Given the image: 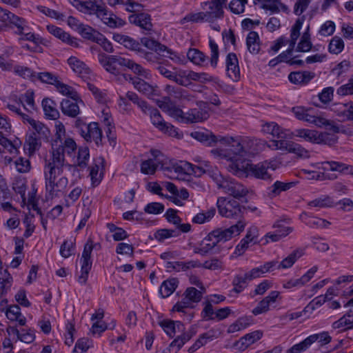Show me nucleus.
<instances>
[{
    "label": "nucleus",
    "instance_id": "obj_1",
    "mask_svg": "<svg viewBox=\"0 0 353 353\" xmlns=\"http://www.w3.org/2000/svg\"><path fill=\"white\" fill-rule=\"evenodd\" d=\"M219 141H227L229 148L225 150H212V152L230 161L228 170L238 177H243L248 161L245 160L240 139L222 138Z\"/></svg>",
    "mask_w": 353,
    "mask_h": 353
},
{
    "label": "nucleus",
    "instance_id": "obj_2",
    "mask_svg": "<svg viewBox=\"0 0 353 353\" xmlns=\"http://www.w3.org/2000/svg\"><path fill=\"white\" fill-rule=\"evenodd\" d=\"M77 148L75 141L70 137L64 139L61 144L52 143L50 156L45 159L44 171L62 173L65 163V152L72 154Z\"/></svg>",
    "mask_w": 353,
    "mask_h": 353
},
{
    "label": "nucleus",
    "instance_id": "obj_3",
    "mask_svg": "<svg viewBox=\"0 0 353 353\" xmlns=\"http://www.w3.org/2000/svg\"><path fill=\"white\" fill-rule=\"evenodd\" d=\"M31 130L27 136L25 145L30 154L41 147L42 142H48L50 137L49 128L39 121H31Z\"/></svg>",
    "mask_w": 353,
    "mask_h": 353
},
{
    "label": "nucleus",
    "instance_id": "obj_4",
    "mask_svg": "<svg viewBox=\"0 0 353 353\" xmlns=\"http://www.w3.org/2000/svg\"><path fill=\"white\" fill-rule=\"evenodd\" d=\"M214 181L219 189H222L225 193L234 198H241L248 193V190L241 183L228 176H224L220 172L212 173Z\"/></svg>",
    "mask_w": 353,
    "mask_h": 353
},
{
    "label": "nucleus",
    "instance_id": "obj_5",
    "mask_svg": "<svg viewBox=\"0 0 353 353\" xmlns=\"http://www.w3.org/2000/svg\"><path fill=\"white\" fill-rule=\"evenodd\" d=\"M61 174L53 172L52 170L50 172H44L46 197L48 199H52L54 197L59 196L60 194L66 188L68 180L65 176H61L57 180V176Z\"/></svg>",
    "mask_w": 353,
    "mask_h": 353
},
{
    "label": "nucleus",
    "instance_id": "obj_6",
    "mask_svg": "<svg viewBox=\"0 0 353 353\" xmlns=\"http://www.w3.org/2000/svg\"><path fill=\"white\" fill-rule=\"evenodd\" d=\"M217 208L219 213L222 216L244 220L243 218L245 207L241 206L234 199L228 201L225 199L220 198L217 201Z\"/></svg>",
    "mask_w": 353,
    "mask_h": 353
},
{
    "label": "nucleus",
    "instance_id": "obj_7",
    "mask_svg": "<svg viewBox=\"0 0 353 353\" xmlns=\"http://www.w3.org/2000/svg\"><path fill=\"white\" fill-rule=\"evenodd\" d=\"M94 248L93 241L88 240L85 244L82 252L81 263V274L78 277V281L81 284H85L88 278L89 272L92 268V261L91 254Z\"/></svg>",
    "mask_w": 353,
    "mask_h": 353
},
{
    "label": "nucleus",
    "instance_id": "obj_8",
    "mask_svg": "<svg viewBox=\"0 0 353 353\" xmlns=\"http://www.w3.org/2000/svg\"><path fill=\"white\" fill-rule=\"evenodd\" d=\"M270 169L272 171L275 170L274 163L273 162L264 161L253 165L248 161V167L243 177H246L248 174H251L257 179L272 180V174L269 172Z\"/></svg>",
    "mask_w": 353,
    "mask_h": 353
},
{
    "label": "nucleus",
    "instance_id": "obj_9",
    "mask_svg": "<svg viewBox=\"0 0 353 353\" xmlns=\"http://www.w3.org/2000/svg\"><path fill=\"white\" fill-rule=\"evenodd\" d=\"M292 112L294 114L296 118L309 123L314 124L318 127H323V117L315 113L313 108H305L303 106H296L292 108Z\"/></svg>",
    "mask_w": 353,
    "mask_h": 353
},
{
    "label": "nucleus",
    "instance_id": "obj_10",
    "mask_svg": "<svg viewBox=\"0 0 353 353\" xmlns=\"http://www.w3.org/2000/svg\"><path fill=\"white\" fill-rule=\"evenodd\" d=\"M98 61L106 71L113 74H117L119 73V67L124 66L126 59L120 56L99 53Z\"/></svg>",
    "mask_w": 353,
    "mask_h": 353
},
{
    "label": "nucleus",
    "instance_id": "obj_11",
    "mask_svg": "<svg viewBox=\"0 0 353 353\" xmlns=\"http://www.w3.org/2000/svg\"><path fill=\"white\" fill-rule=\"evenodd\" d=\"M227 0H211L201 4L203 10H206L208 22H214L217 19L223 17V7L226 6Z\"/></svg>",
    "mask_w": 353,
    "mask_h": 353
},
{
    "label": "nucleus",
    "instance_id": "obj_12",
    "mask_svg": "<svg viewBox=\"0 0 353 353\" xmlns=\"http://www.w3.org/2000/svg\"><path fill=\"white\" fill-rule=\"evenodd\" d=\"M199 108L190 109L185 113L184 123H199L208 119L210 114L208 110H205L207 107V103L200 101L196 103Z\"/></svg>",
    "mask_w": 353,
    "mask_h": 353
},
{
    "label": "nucleus",
    "instance_id": "obj_13",
    "mask_svg": "<svg viewBox=\"0 0 353 353\" xmlns=\"http://www.w3.org/2000/svg\"><path fill=\"white\" fill-rule=\"evenodd\" d=\"M341 121H353V102L334 103L330 107Z\"/></svg>",
    "mask_w": 353,
    "mask_h": 353
},
{
    "label": "nucleus",
    "instance_id": "obj_14",
    "mask_svg": "<svg viewBox=\"0 0 353 353\" xmlns=\"http://www.w3.org/2000/svg\"><path fill=\"white\" fill-rule=\"evenodd\" d=\"M225 63L228 77L234 81H239L240 79V68L236 54L234 52L228 53L226 56Z\"/></svg>",
    "mask_w": 353,
    "mask_h": 353
},
{
    "label": "nucleus",
    "instance_id": "obj_15",
    "mask_svg": "<svg viewBox=\"0 0 353 353\" xmlns=\"http://www.w3.org/2000/svg\"><path fill=\"white\" fill-rule=\"evenodd\" d=\"M262 336L263 332L261 330H255L242 336L234 343V347L238 350L243 352L249 346L260 340Z\"/></svg>",
    "mask_w": 353,
    "mask_h": 353
},
{
    "label": "nucleus",
    "instance_id": "obj_16",
    "mask_svg": "<svg viewBox=\"0 0 353 353\" xmlns=\"http://www.w3.org/2000/svg\"><path fill=\"white\" fill-rule=\"evenodd\" d=\"M47 30L50 33L61 39L63 42H65L72 47L78 48L79 46L80 40L76 37H72L63 29L54 25H49L47 26Z\"/></svg>",
    "mask_w": 353,
    "mask_h": 353
},
{
    "label": "nucleus",
    "instance_id": "obj_17",
    "mask_svg": "<svg viewBox=\"0 0 353 353\" xmlns=\"http://www.w3.org/2000/svg\"><path fill=\"white\" fill-rule=\"evenodd\" d=\"M246 223L245 220H238L236 224L231 225L228 228H217L223 240V243L230 240L234 236H238L243 231Z\"/></svg>",
    "mask_w": 353,
    "mask_h": 353
},
{
    "label": "nucleus",
    "instance_id": "obj_18",
    "mask_svg": "<svg viewBox=\"0 0 353 353\" xmlns=\"http://www.w3.org/2000/svg\"><path fill=\"white\" fill-rule=\"evenodd\" d=\"M82 137L87 142H91L93 140L97 145H102V131L99 128L98 123L91 122L88 124V128Z\"/></svg>",
    "mask_w": 353,
    "mask_h": 353
},
{
    "label": "nucleus",
    "instance_id": "obj_19",
    "mask_svg": "<svg viewBox=\"0 0 353 353\" xmlns=\"http://www.w3.org/2000/svg\"><path fill=\"white\" fill-rule=\"evenodd\" d=\"M279 296V292L272 291L268 296L263 298L254 307L252 312L256 316L267 312L270 310V305L276 302V299Z\"/></svg>",
    "mask_w": 353,
    "mask_h": 353
},
{
    "label": "nucleus",
    "instance_id": "obj_20",
    "mask_svg": "<svg viewBox=\"0 0 353 353\" xmlns=\"http://www.w3.org/2000/svg\"><path fill=\"white\" fill-rule=\"evenodd\" d=\"M318 270L317 266H313L299 279H292L283 284V288L290 289L294 287H302L309 282Z\"/></svg>",
    "mask_w": 353,
    "mask_h": 353
},
{
    "label": "nucleus",
    "instance_id": "obj_21",
    "mask_svg": "<svg viewBox=\"0 0 353 353\" xmlns=\"http://www.w3.org/2000/svg\"><path fill=\"white\" fill-rule=\"evenodd\" d=\"M128 77L129 78H126V79L128 80L139 92H142L149 97L156 94L155 88L143 79L139 77H134L131 75H128Z\"/></svg>",
    "mask_w": 353,
    "mask_h": 353
},
{
    "label": "nucleus",
    "instance_id": "obj_22",
    "mask_svg": "<svg viewBox=\"0 0 353 353\" xmlns=\"http://www.w3.org/2000/svg\"><path fill=\"white\" fill-rule=\"evenodd\" d=\"M79 103V100H73L72 99H64L61 103V110L63 114L76 117L80 112Z\"/></svg>",
    "mask_w": 353,
    "mask_h": 353
},
{
    "label": "nucleus",
    "instance_id": "obj_23",
    "mask_svg": "<svg viewBox=\"0 0 353 353\" xmlns=\"http://www.w3.org/2000/svg\"><path fill=\"white\" fill-rule=\"evenodd\" d=\"M129 21L145 30H151L152 28L151 17L147 13L131 14L129 16Z\"/></svg>",
    "mask_w": 353,
    "mask_h": 353
},
{
    "label": "nucleus",
    "instance_id": "obj_24",
    "mask_svg": "<svg viewBox=\"0 0 353 353\" xmlns=\"http://www.w3.org/2000/svg\"><path fill=\"white\" fill-rule=\"evenodd\" d=\"M262 131L276 138H290L288 130L283 129L274 122L266 123L262 125Z\"/></svg>",
    "mask_w": 353,
    "mask_h": 353
},
{
    "label": "nucleus",
    "instance_id": "obj_25",
    "mask_svg": "<svg viewBox=\"0 0 353 353\" xmlns=\"http://www.w3.org/2000/svg\"><path fill=\"white\" fill-rule=\"evenodd\" d=\"M314 76V72L309 71L292 72L288 75V79L294 84L302 85L307 84Z\"/></svg>",
    "mask_w": 353,
    "mask_h": 353
},
{
    "label": "nucleus",
    "instance_id": "obj_26",
    "mask_svg": "<svg viewBox=\"0 0 353 353\" xmlns=\"http://www.w3.org/2000/svg\"><path fill=\"white\" fill-rule=\"evenodd\" d=\"M159 325L170 337H173L177 332H183L185 330L184 325L181 322L170 319H164L160 321Z\"/></svg>",
    "mask_w": 353,
    "mask_h": 353
},
{
    "label": "nucleus",
    "instance_id": "obj_27",
    "mask_svg": "<svg viewBox=\"0 0 353 353\" xmlns=\"http://www.w3.org/2000/svg\"><path fill=\"white\" fill-rule=\"evenodd\" d=\"M67 62L71 69L81 78L86 77L90 73V70L85 63L75 57H70Z\"/></svg>",
    "mask_w": 353,
    "mask_h": 353
},
{
    "label": "nucleus",
    "instance_id": "obj_28",
    "mask_svg": "<svg viewBox=\"0 0 353 353\" xmlns=\"http://www.w3.org/2000/svg\"><path fill=\"white\" fill-rule=\"evenodd\" d=\"M192 170L188 172L189 175L194 174L196 176H201L203 174H207L213 181L212 173L215 171L220 172L216 167H213L208 162H205L203 166H198L191 163Z\"/></svg>",
    "mask_w": 353,
    "mask_h": 353
},
{
    "label": "nucleus",
    "instance_id": "obj_29",
    "mask_svg": "<svg viewBox=\"0 0 353 353\" xmlns=\"http://www.w3.org/2000/svg\"><path fill=\"white\" fill-rule=\"evenodd\" d=\"M6 317L11 321H18L20 325H25L26 319L21 312V308L18 305H10L5 311Z\"/></svg>",
    "mask_w": 353,
    "mask_h": 353
},
{
    "label": "nucleus",
    "instance_id": "obj_30",
    "mask_svg": "<svg viewBox=\"0 0 353 353\" xmlns=\"http://www.w3.org/2000/svg\"><path fill=\"white\" fill-rule=\"evenodd\" d=\"M191 137L208 146H213L219 141L214 134L209 132H192Z\"/></svg>",
    "mask_w": 353,
    "mask_h": 353
},
{
    "label": "nucleus",
    "instance_id": "obj_31",
    "mask_svg": "<svg viewBox=\"0 0 353 353\" xmlns=\"http://www.w3.org/2000/svg\"><path fill=\"white\" fill-rule=\"evenodd\" d=\"M246 46L248 51L252 54H257L260 52V38L256 32L251 31L246 37Z\"/></svg>",
    "mask_w": 353,
    "mask_h": 353
},
{
    "label": "nucleus",
    "instance_id": "obj_32",
    "mask_svg": "<svg viewBox=\"0 0 353 353\" xmlns=\"http://www.w3.org/2000/svg\"><path fill=\"white\" fill-rule=\"evenodd\" d=\"M300 218L307 226L313 228H326L330 225V223L325 219L309 216L307 212H303Z\"/></svg>",
    "mask_w": 353,
    "mask_h": 353
},
{
    "label": "nucleus",
    "instance_id": "obj_33",
    "mask_svg": "<svg viewBox=\"0 0 353 353\" xmlns=\"http://www.w3.org/2000/svg\"><path fill=\"white\" fill-rule=\"evenodd\" d=\"M179 281L176 278H172L164 281L159 288V294L162 298L168 297L178 286Z\"/></svg>",
    "mask_w": 353,
    "mask_h": 353
},
{
    "label": "nucleus",
    "instance_id": "obj_34",
    "mask_svg": "<svg viewBox=\"0 0 353 353\" xmlns=\"http://www.w3.org/2000/svg\"><path fill=\"white\" fill-rule=\"evenodd\" d=\"M56 104L50 99L46 98L42 101V107L46 117L50 119H57L59 117V112L55 107Z\"/></svg>",
    "mask_w": 353,
    "mask_h": 353
},
{
    "label": "nucleus",
    "instance_id": "obj_35",
    "mask_svg": "<svg viewBox=\"0 0 353 353\" xmlns=\"http://www.w3.org/2000/svg\"><path fill=\"white\" fill-rule=\"evenodd\" d=\"M240 141L242 148L244 150L243 153L246 161L248 157L257 153L256 140L250 139V137H243L240 138Z\"/></svg>",
    "mask_w": 353,
    "mask_h": 353
},
{
    "label": "nucleus",
    "instance_id": "obj_36",
    "mask_svg": "<svg viewBox=\"0 0 353 353\" xmlns=\"http://www.w3.org/2000/svg\"><path fill=\"white\" fill-rule=\"evenodd\" d=\"M304 254L303 250L298 249L293 251L289 256L276 265L277 269H286L291 268L294 263Z\"/></svg>",
    "mask_w": 353,
    "mask_h": 353
},
{
    "label": "nucleus",
    "instance_id": "obj_37",
    "mask_svg": "<svg viewBox=\"0 0 353 353\" xmlns=\"http://www.w3.org/2000/svg\"><path fill=\"white\" fill-rule=\"evenodd\" d=\"M90 152L88 148L86 146L79 147L74 166L80 170H84L88 166Z\"/></svg>",
    "mask_w": 353,
    "mask_h": 353
},
{
    "label": "nucleus",
    "instance_id": "obj_38",
    "mask_svg": "<svg viewBox=\"0 0 353 353\" xmlns=\"http://www.w3.org/2000/svg\"><path fill=\"white\" fill-rule=\"evenodd\" d=\"M12 277L7 270H0V297L6 295L10 289Z\"/></svg>",
    "mask_w": 353,
    "mask_h": 353
},
{
    "label": "nucleus",
    "instance_id": "obj_39",
    "mask_svg": "<svg viewBox=\"0 0 353 353\" xmlns=\"http://www.w3.org/2000/svg\"><path fill=\"white\" fill-rule=\"evenodd\" d=\"M54 86L62 94L65 95L73 100H79L81 104H83V101L80 98L79 94L71 86L65 84L60 81H58Z\"/></svg>",
    "mask_w": 353,
    "mask_h": 353
},
{
    "label": "nucleus",
    "instance_id": "obj_40",
    "mask_svg": "<svg viewBox=\"0 0 353 353\" xmlns=\"http://www.w3.org/2000/svg\"><path fill=\"white\" fill-rule=\"evenodd\" d=\"M78 32L83 39L92 42H96L99 40L98 38L101 37V34L92 27L84 24L80 26Z\"/></svg>",
    "mask_w": 353,
    "mask_h": 353
},
{
    "label": "nucleus",
    "instance_id": "obj_41",
    "mask_svg": "<svg viewBox=\"0 0 353 353\" xmlns=\"http://www.w3.org/2000/svg\"><path fill=\"white\" fill-rule=\"evenodd\" d=\"M294 135L302 138L306 141L316 144L319 132L310 129H296Z\"/></svg>",
    "mask_w": 353,
    "mask_h": 353
},
{
    "label": "nucleus",
    "instance_id": "obj_42",
    "mask_svg": "<svg viewBox=\"0 0 353 353\" xmlns=\"http://www.w3.org/2000/svg\"><path fill=\"white\" fill-rule=\"evenodd\" d=\"M124 66L130 69L134 74L145 79H150L151 76L149 70L143 68L141 65L135 63L131 59H126Z\"/></svg>",
    "mask_w": 353,
    "mask_h": 353
},
{
    "label": "nucleus",
    "instance_id": "obj_43",
    "mask_svg": "<svg viewBox=\"0 0 353 353\" xmlns=\"http://www.w3.org/2000/svg\"><path fill=\"white\" fill-rule=\"evenodd\" d=\"M295 183L294 182L284 183L279 181H276L270 188V192L268 194L270 196L273 197L279 195L282 191H286L292 188Z\"/></svg>",
    "mask_w": 353,
    "mask_h": 353
},
{
    "label": "nucleus",
    "instance_id": "obj_44",
    "mask_svg": "<svg viewBox=\"0 0 353 353\" xmlns=\"http://www.w3.org/2000/svg\"><path fill=\"white\" fill-rule=\"evenodd\" d=\"M74 2L77 3L76 6L79 8L80 6L81 8H85L87 10H90L91 11H94L96 12L97 16L99 17H101V19H103V16H105L108 13L104 7L95 5V4H90L89 3H85L83 1H80L79 0H74Z\"/></svg>",
    "mask_w": 353,
    "mask_h": 353
},
{
    "label": "nucleus",
    "instance_id": "obj_45",
    "mask_svg": "<svg viewBox=\"0 0 353 353\" xmlns=\"http://www.w3.org/2000/svg\"><path fill=\"white\" fill-rule=\"evenodd\" d=\"M146 114L150 115L152 123L159 130H160L163 125V123H165L159 111L157 108L151 107L149 105H148Z\"/></svg>",
    "mask_w": 353,
    "mask_h": 353
},
{
    "label": "nucleus",
    "instance_id": "obj_46",
    "mask_svg": "<svg viewBox=\"0 0 353 353\" xmlns=\"http://www.w3.org/2000/svg\"><path fill=\"white\" fill-rule=\"evenodd\" d=\"M291 136L290 135V138ZM276 140H271L270 144L268 145L269 148L273 150H279L282 151H286L289 152L290 148L292 141H288V138H276Z\"/></svg>",
    "mask_w": 353,
    "mask_h": 353
},
{
    "label": "nucleus",
    "instance_id": "obj_47",
    "mask_svg": "<svg viewBox=\"0 0 353 353\" xmlns=\"http://www.w3.org/2000/svg\"><path fill=\"white\" fill-rule=\"evenodd\" d=\"M307 205L321 208H330L334 206V202L330 196L325 195L308 202Z\"/></svg>",
    "mask_w": 353,
    "mask_h": 353
},
{
    "label": "nucleus",
    "instance_id": "obj_48",
    "mask_svg": "<svg viewBox=\"0 0 353 353\" xmlns=\"http://www.w3.org/2000/svg\"><path fill=\"white\" fill-rule=\"evenodd\" d=\"M248 281H250L245 273L243 275H236L232 281L234 286L232 291L237 294L241 292L246 287Z\"/></svg>",
    "mask_w": 353,
    "mask_h": 353
},
{
    "label": "nucleus",
    "instance_id": "obj_49",
    "mask_svg": "<svg viewBox=\"0 0 353 353\" xmlns=\"http://www.w3.org/2000/svg\"><path fill=\"white\" fill-rule=\"evenodd\" d=\"M18 103L21 104L23 108L30 112L32 110H34V93L30 90H27L23 96V98L18 99Z\"/></svg>",
    "mask_w": 353,
    "mask_h": 353
},
{
    "label": "nucleus",
    "instance_id": "obj_50",
    "mask_svg": "<svg viewBox=\"0 0 353 353\" xmlns=\"http://www.w3.org/2000/svg\"><path fill=\"white\" fill-rule=\"evenodd\" d=\"M187 57L188 59L196 65H201L208 58L203 52L196 48H190L187 53Z\"/></svg>",
    "mask_w": 353,
    "mask_h": 353
},
{
    "label": "nucleus",
    "instance_id": "obj_51",
    "mask_svg": "<svg viewBox=\"0 0 353 353\" xmlns=\"http://www.w3.org/2000/svg\"><path fill=\"white\" fill-rule=\"evenodd\" d=\"M179 235L180 232L176 230L159 229L154 233V236L158 241L163 242L166 239L176 237Z\"/></svg>",
    "mask_w": 353,
    "mask_h": 353
},
{
    "label": "nucleus",
    "instance_id": "obj_52",
    "mask_svg": "<svg viewBox=\"0 0 353 353\" xmlns=\"http://www.w3.org/2000/svg\"><path fill=\"white\" fill-rule=\"evenodd\" d=\"M308 341L310 343V345L313 344L314 342H317L320 345H324L328 344L332 339V337L329 335L328 332H323L319 334H314L309 336Z\"/></svg>",
    "mask_w": 353,
    "mask_h": 353
},
{
    "label": "nucleus",
    "instance_id": "obj_53",
    "mask_svg": "<svg viewBox=\"0 0 353 353\" xmlns=\"http://www.w3.org/2000/svg\"><path fill=\"white\" fill-rule=\"evenodd\" d=\"M348 316L343 315L339 320L332 323V327L335 330L338 329L341 331H345L353 329V320L347 319Z\"/></svg>",
    "mask_w": 353,
    "mask_h": 353
},
{
    "label": "nucleus",
    "instance_id": "obj_54",
    "mask_svg": "<svg viewBox=\"0 0 353 353\" xmlns=\"http://www.w3.org/2000/svg\"><path fill=\"white\" fill-rule=\"evenodd\" d=\"M103 22L111 28H121L125 24V21L116 15L103 16Z\"/></svg>",
    "mask_w": 353,
    "mask_h": 353
},
{
    "label": "nucleus",
    "instance_id": "obj_55",
    "mask_svg": "<svg viewBox=\"0 0 353 353\" xmlns=\"http://www.w3.org/2000/svg\"><path fill=\"white\" fill-rule=\"evenodd\" d=\"M215 212V208H212L205 212L198 213L192 218V222L196 224H203L208 222L214 216Z\"/></svg>",
    "mask_w": 353,
    "mask_h": 353
},
{
    "label": "nucleus",
    "instance_id": "obj_56",
    "mask_svg": "<svg viewBox=\"0 0 353 353\" xmlns=\"http://www.w3.org/2000/svg\"><path fill=\"white\" fill-rule=\"evenodd\" d=\"M251 317H242L239 319L234 323L232 324L228 329L229 332H234L246 328L252 324Z\"/></svg>",
    "mask_w": 353,
    "mask_h": 353
},
{
    "label": "nucleus",
    "instance_id": "obj_57",
    "mask_svg": "<svg viewBox=\"0 0 353 353\" xmlns=\"http://www.w3.org/2000/svg\"><path fill=\"white\" fill-rule=\"evenodd\" d=\"M344 48V42L343 39L337 36L334 37L328 46V50L330 53L338 54L342 52Z\"/></svg>",
    "mask_w": 353,
    "mask_h": 353
},
{
    "label": "nucleus",
    "instance_id": "obj_58",
    "mask_svg": "<svg viewBox=\"0 0 353 353\" xmlns=\"http://www.w3.org/2000/svg\"><path fill=\"white\" fill-rule=\"evenodd\" d=\"M159 165L154 159H148L141 163V172L145 174H153Z\"/></svg>",
    "mask_w": 353,
    "mask_h": 353
},
{
    "label": "nucleus",
    "instance_id": "obj_59",
    "mask_svg": "<svg viewBox=\"0 0 353 353\" xmlns=\"http://www.w3.org/2000/svg\"><path fill=\"white\" fill-rule=\"evenodd\" d=\"M191 163L187 161H180L179 163H175L172 165V166L169 168L170 171H174V172L180 174H188L192 169Z\"/></svg>",
    "mask_w": 353,
    "mask_h": 353
},
{
    "label": "nucleus",
    "instance_id": "obj_60",
    "mask_svg": "<svg viewBox=\"0 0 353 353\" xmlns=\"http://www.w3.org/2000/svg\"><path fill=\"white\" fill-rule=\"evenodd\" d=\"M336 136L327 132H319L316 144L332 145L337 142Z\"/></svg>",
    "mask_w": 353,
    "mask_h": 353
},
{
    "label": "nucleus",
    "instance_id": "obj_61",
    "mask_svg": "<svg viewBox=\"0 0 353 353\" xmlns=\"http://www.w3.org/2000/svg\"><path fill=\"white\" fill-rule=\"evenodd\" d=\"M14 71L16 74L24 79H30L32 81L36 79L37 73L28 67L16 65L14 67Z\"/></svg>",
    "mask_w": 353,
    "mask_h": 353
},
{
    "label": "nucleus",
    "instance_id": "obj_62",
    "mask_svg": "<svg viewBox=\"0 0 353 353\" xmlns=\"http://www.w3.org/2000/svg\"><path fill=\"white\" fill-rule=\"evenodd\" d=\"M125 97L134 104H137L138 107L141 109L143 113H147V108L148 104L147 103L146 101L140 99L135 92L128 91L125 94Z\"/></svg>",
    "mask_w": 353,
    "mask_h": 353
},
{
    "label": "nucleus",
    "instance_id": "obj_63",
    "mask_svg": "<svg viewBox=\"0 0 353 353\" xmlns=\"http://www.w3.org/2000/svg\"><path fill=\"white\" fill-rule=\"evenodd\" d=\"M209 46L210 48V64L213 68H216L217 66L219 56V46L212 39L209 41Z\"/></svg>",
    "mask_w": 353,
    "mask_h": 353
},
{
    "label": "nucleus",
    "instance_id": "obj_64",
    "mask_svg": "<svg viewBox=\"0 0 353 353\" xmlns=\"http://www.w3.org/2000/svg\"><path fill=\"white\" fill-rule=\"evenodd\" d=\"M165 91L170 95L173 96L176 99H185L188 97L186 91L179 87L171 85H167L165 87Z\"/></svg>",
    "mask_w": 353,
    "mask_h": 353
}]
</instances>
